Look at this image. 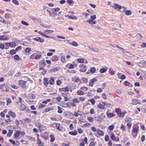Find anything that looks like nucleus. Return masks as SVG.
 I'll use <instances>...</instances> for the list:
<instances>
[{"instance_id":"6ab92c4d","label":"nucleus","mask_w":146,"mask_h":146,"mask_svg":"<svg viewBox=\"0 0 146 146\" xmlns=\"http://www.w3.org/2000/svg\"><path fill=\"white\" fill-rule=\"evenodd\" d=\"M107 116L108 118H112L113 117H115V114L112 113H109L107 112Z\"/></svg>"},{"instance_id":"bb28decb","label":"nucleus","mask_w":146,"mask_h":146,"mask_svg":"<svg viewBox=\"0 0 146 146\" xmlns=\"http://www.w3.org/2000/svg\"><path fill=\"white\" fill-rule=\"evenodd\" d=\"M51 60L52 61H56L58 60V57L56 55H54L52 57Z\"/></svg>"},{"instance_id":"de8ad7c7","label":"nucleus","mask_w":146,"mask_h":146,"mask_svg":"<svg viewBox=\"0 0 146 146\" xmlns=\"http://www.w3.org/2000/svg\"><path fill=\"white\" fill-rule=\"evenodd\" d=\"M16 52L15 50L12 49L10 51V53L12 55L16 53Z\"/></svg>"},{"instance_id":"c756f323","label":"nucleus","mask_w":146,"mask_h":146,"mask_svg":"<svg viewBox=\"0 0 146 146\" xmlns=\"http://www.w3.org/2000/svg\"><path fill=\"white\" fill-rule=\"evenodd\" d=\"M61 61L63 63H66L65 57L63 55L61 56Z\"/></svg>"},{"instance_id":"393cba45","label":"nucleus","mask_w":146,"mask_h":146,"mask_svg":"<svg viewBox=\"0 0 146 146\" xmlns=\"http://www.w3.org/2000/svg\"><path fill=\"white\" fill-rule=\"evenodd\" d=\"M58 70L57 68L56 67L50 69L49 70V71L50 72H53L57 71Z\"/></svg>"},{"instance_id":"338daca9","label":"nucleus","mask_w":146,"mask_h":146,"mask_svg":"<svg viewBox=\"0 0 146 146\" xmlns=\"http://www.w3.org/2000/svg\"><path fill=\"white\" fill-rule=\"evenodd\" d=\"M80 63H82L84 62V60L83 58H79L77 60Z\"/></svg>"},{"instance_id":"49530a36","label":"nucleus","mask_w":146,"mask_h":146,"mask_svg":"<svg viewBox=\"0 0 146 146\" xmlns=\"http://www.w3.org/2000/svg\"><path fill=\"white\" fill-rule=\"evenodd\" d=\"M131 13L130 10H127L125 11V14L127 15H131Z\"/></svg>"},{"instance_id":"ddd939ff","label":"nucleus","mask_w":146,"mask_h":146,"mask_svg":"<svg viewBox=\"0 0 146 146\" xmlns=\"http://www.w3.org/2000/svg\"><path fill=\"white\" fill-rule=\"evenodd\" d=\"M21 132L19 131H16L15 133H14L13 135L15 139L18 138L20 135Z\"/></svg>"},{"instance_id":"bf43d9fd","label":"nucleus","mask_w":146,"mask_h":146,"mask_svg":"<svg viewBox=\"0 0 146 146\" xmlns=\"http://www.w3.org/2000/svg\"><path fill=\"white\" fill-rule=\"evenodd\" d=\"M80 81H81L80 79L79 78L77 77L75 79L74 82L78 83Z\"/></svg>"},{"instance_id":"4d7b16f0","label":"nucleus","mask_w":146,"mask_h":146,"mask_svg":"<svg viewBox=\"0 0 146 146\" xmlns=\"http://www.w3.org/2000/svg\"><path fill=\"white\" fill-rule=\"evenodd\" d=\"M21 23L23 25H25V26H29V23H27L25 21H21Z\"/></svg>"},{"instance_id":"f257e3e1","label":"nucleus","mask_w":146,"mask_h":146,"mask_svg":"<svg viewBox=\"0 0 146 146\" xmlns=\"http://www.w3.org/2000/svg\"><path fill=\"white\" fill-rule=\"evenodd\" d=\"M115 112L117 114L119 117H123L126 113L125 112H121V110L119 108H116L115 110Z\"/></svg>"},{"instance_id":"a211bd4d","label":"nucleus","mask_w":146,"mask_h":146,"mask_svg":"<svg viewBox=\"0 0 146 146\" xmlns=\"http://www.w3.org/2000/svg\"><path fill=\"white\" fill-rule=\"evenodd\" d=\"M69 133L70 135L75 136L78 134V133L76 130H74L73 131H70Z\"/></svg>"},{"instance_id":"7c9ffc66","label":"nucleus","mask_w":146,"mask_h":146,"mask_svg":"<svg viewBox=\"0 0 146 146\" xmlns=\"http://www.w3.org/2000/svg\"><path fill=\"white\" fill-rule=\"evenodd\" d=\"M13 133V131L11 130H9L8 131V133L7 134V136L8 137H10L11 136Z\"/></svg>"},{"instance_id":"f704fd0d","label":"nucleus","mask_w":146,"mask_h":146,"mask_svg":"<svg viewBox=\"0 0 146 146\" xmlns=\"http://www.w3.org/2000/svg\"><path fill=\"white\" fill-rule=\"evenodd\" d=\"M9 46L10 47H13L14 46H16V43L15 42H9Z\"/></svg>"},{"instance_id":"f03ea898","label":"nucleus","mask_w":146,"mask_h":146,"mask_svg":"<svg viewBox=\"0 0 146 146\" xmlns=\"http://www.w3.org/2000/svg\"><path fill=\"white\" fill-rule=\"evenodd\" d=\"M0 89L3 92L9 91L10 88L6 86L5 84H3L0 85Z\"/></svg>"},{"instance_id":"69168bd1","label":"nucleus","mask_w":146,"mask_h":146,"mask_svg":"<svg viewBox=\"0 0 146 146\" xmlns=\"http://www.w3.org/2000/svg\"><path fill=\"white\" fill-rule=\"evenodd\" d=\"M41 57V54H37L35 56V58L36 59H38L40 58Z\"/></svg>"},{"instance_id":"e433bc0d","label":"nucleus","mask_w":146,"mask_h":146,"mask_svg":"<svg viewBox=\"0 0 146 146\" xmlns=\"http://www.w3.org/2000/svg\"><path fill=\"white\" fill-rule=\"evenodd\" d=\"M27 138L28 139L33 141H35L36 140V139L32 137H31L30 136H27Z\"/></svg>"},{"instance_id":"ea45409f","label":"nucleus","mask_w":146,"mask_h":146,"mask_svg":"<svg viewBox=\"0 0 146 146\" xmlns=\"http://www.w3.org/2000/svg\"><path fill=\"white\" fill-rule=\"evenodd\" d=\"M35 125L37 127L39 128L40 126L41 125V124L39 121L37 120L35 121Z\"/></svg>"},{"instance_id":"37998d69","label":"nucleus","mask_w":146,"mask_h":146,"mask_svg":"<svg viewBox=\"0 0 146 146\" xmlns=\"http://www.w3.org/2000/svg\"><path fill=\"white\" fill-rule=\"evenodd\" d=\"M107 70V69H106L105 68H102L100 69V73H103L106 72Z\"/></svg>"},{"instance_id":"f8f14e48","label":"nucleus","mask_w":146,"mask_h":146,"mask_svg":"<svg viewBox=\"0 0 146 146\" xmlns=\"http://www.w3.org/2000/svg\"><path fill=\"white\" fill-rule=\"evenodd\" d=\"M56 128L58 131H62V130L63 127L61 126L59 123H56Z\"/></svg>"},{"instance_id":"0e129e2a","label":"nucleus","mask_w":146,"mask_h":146,"mask_svg":"<svg viewBox=\"0 0 146 146\" xmlns=\"http://www.w3.org/2000/svg\"><path fill=\"white\" fill-rule=\"evenodd\" d=\"M7 105H8L9 104L11 103V99L9 98H7Z\"/></svg>"},{"instance_id":"680f3d73","label":"nucleus","mask_w":146,"mask_h":146,"mask_svg":"<svg viewBox=\"0 0 146 146\" xmlns=\"http://www.w3.org/2000/svg\"><path fill=\"white\" fill-rule=\"evenodd\" d=\"M138 129L137 128L135 127L133 129V131L135 133H137L138 132Z\"/></svg>"},{"instance_id":"39448f33","label":"nucleus","mask_w":146,"mask_h":146,"mask_svg":"<svg viewBox=\"0 0 146 146\" xmlns=\"http://www.w3.org/2000/svg\"><path fill=\"white\" fill-rule=\"evenodd\" d=\"M27 82V81H24L22 80H20L18 82L19 85L23 88H25L26 87V84Z\"/></svg>"},{"instance_id":"0eeeda50","label":"nucleus","mask_w":146,"mask_h":146,"mask_svg":"<svg viewBox=\"0 0 146 146\" xmlns=\"http://www.w3.org/2000/svg\"><path fill=\"white\" fill-rule=\"evenodd\" d=\"M22 110L23 111H26L29 113L30 110L29 109L25 106V105L23 104H21L20 106Z\"/></svg>"},{"instance_id":"09e8293b","label":"nucleus","mask_w":146,"mask_h":146,"mask_svg":"<svg viewBox=\"0 0 146 146\" xmlns=\"http://www.w3.org/2000/svg\"><path fill=\"white\" fill-rule=\"evenodd\" d=\"M114 127V125H111L108 127V129L110 131L112 130Z\"/></svg>"},{"instance_id":"603ef678","label":"nucleus","mask_w":146,"mask_h":146,"mask_svg":"<svg viewBox=\"0 0 146 146\" xmlns=\"http://www.w3.org/2000/svg\"><path fill=\"white\" fill-rule=\"evenodd\" d=\"M66 2L69 4H74V1L72 0H67Z\"/></svg>"},{"instance_id":"9b49d317","label":"nucleus","mask_w":146,"mask_h":146,"mask_svg":"<svg viewBox=\"0 0 146 146\" xmlns=\"http://www.w3.org/2000/svg\"><path fill=\"white\" fill-rule=\"evenodd\" d=\"M59 91L60 92H68L69 91V88L68 87H66L65 88L63 87L59 89Z\"/></svg>"},{"instance_id":"6e6d98bb","label":"nucleus","mask_w":146,"mask_h":146,"mask_svg":"<svg viewBox=\"0 0 146 146\" xmlns=\"http://www.w3.org/2000/svg\"><path fill=\"white\" fill-rule=\"evenodd\" d=\"M80 89L84 91H86L88 90V88L85 86H83L80 88Z\"/></svg>"},{"instance_id":"aec40b11","label":"nucleus","mask_w":146,"mask_h":146,"mask_svg":"<svg viewBox=\"0 0 146 146\" xmlns=\"http://www.w3.org/2000/svg\"><path fill=\"white\" fill-rule=\"evenodd\" d=\"M115 6H112L115 9H121V8L122 7L119 5L118 4H115Z\"/></svg>"},{"instance_id":"052dcab7","label":"nucleus","mask_w":146,"mask_h":146,"mask_svg":"<svg viewBox=\"0 0 146 146\" xmlns=\"http://www.w3.org/2000/svg\"><path fill=\"white\" fill-rule=\"evenodd\" d=\"M91 50L95 52H99L98 49L97 48H93L91 49Z\"/></svg>"},{"instance_id":"e2e57ef3","label":"nucleus","mask_w":146,"mask_h":146,"mask_svg":"<svg viewBox=\"0 0 146 146\" xmlns=\"http://www.w3.org/2000/svg\"><path fill=\"white\" fill-rule=\"evenodd\" d=\"M77 131L78 133L80 134L82 133L83 132V131L82 130V129L80 128H78L77 129Z\"/></svg>"},{"instance_id":"1a4fd4ad","label":"nucleus","mask_w":146,"mask_h":146,"mask_svg":"<svg viewBox=\"0 0 146 146\" xmlns=\"http://www.w3.org/2000/svg\"><path fill=\"white\" fill-rule=\"evenodd\" d=\"M68 115L75 116L76 117H77L78 116L79 114L76 112H74V114H73L70 112L68 111L65 114V115L66 117H67Z\"/></svg>"},{"instance_id":"473e14b6","label":"nucleus","mask_w":146,"mask_h":146,"mask_svg":"<svg viewBox=\"0 0 146 146\" xmlns=\"http://www.w3.org/2000/svg\"><path fill=\"white\" fill-rule=\"evenodd\" d=\"M136 37L137 39L141 40L143 38L142 36L139 33H137L136 35Z\"/></svg>"},{"instance_id":"79ce46f5","label":"nucleus","mask_w":146,"mask_h":146,"mask_svg":"<svg viewBox=\"0 0 146 146\" xmlns=\"http://www.w3.org/2000/svg\"><path fill=\"white\" fill-rule=\"evenodd\" d=\"M69 43L71 45L74 46H78L77 43L75 41H73L72 43L70 42Z\"/></svg>"},{"instance_id":"b1692460","label":"nucleus","mask_w":146,"mask_h":146,"mask_svg":"<svg viewBox=\"0 0 146 146\" xmlns=\"http://www.w3.org/2000/svg\"><path fill=\"white\" fill-rule=\"evenodd\" d=\"M110 137L111 140L113 141L115 140L116 139V137L114 133H112L110 134Z\"/></svg>"},{"instance_id":"9d476101","label":"nucleus","mask_w":146,"mask_h":146,"mask_svg":"<svg viewBox=\"0 0 146 146\" xmlns=\"http://www.w3.org/2000/svg\"><path fill=\"white\" fill-rule=\"evenodd\" d=\"M79 68H80V70L83 72H85L86 70L87 67L84 64H80L79 65Z\"/></svg>"},{"instance_id":"864d4df0","label":"nucleus","mask_w":146,"mask_h":146,"mask_svg":"<svg viewBox=\"0 0 146 146\" xmlns=\"http://www.w3.org/2000/svg\"><path fill=\"white\" fill-rule=\"evenodd\" d=\"M53 32V31L52 30H46L45 31L44 33L48 34L49 33H51Z\"/></svg>"},{"instance_id":"a878e982","label":"nucleus","mask_w":146,"mask_h":146,"mask_svg":"<svg viewBox=\"0 0 146 146\" xmlns=\"http://www.w3.org/2000/svg\"><path fill=\"white\" fill-rule=\"evenodd\" d=\"M39 130L40 131H44L46 129V126L43 125H41L40 126V127L39 128Z\"/></svg>"},{"instance_id":"a19ab883","label":"nucleus","mask_w":146,"mask_h":146,"mask_svg":"<svg viewBox=\"0 0 146 146\" xmlns=\"http://www.w3.org/2000/svg\"><path fill=\"white\" fill-rule=\"evenodd\" d=\"M90 71L91 73H94L96 72V68L94 67H92L90 69Z\"/></svg>"},{"instance_id":"774afa93","label":"nucleus","mask_w":146,"mask_h":146,"mask_svg":"<svg viewBox=\"0 0 146 146\" xmlns=\"http://www.w3.org/2000/svg\"><path fill=\"white\" fill-rule=\"evenodd\" d=\"M46 105L44 104H43L42 103L40 104L39 105L38 108H42L43 107H44Z\"/></svg>"},{"instance_id":"a18cd8bd","label":"nucleus","mask_w":146,"mask_h":146,"mask_svg":"<svg viewBox=\"0 0 146 146\" xmlns=\"http://www.w3.org/2000/svg\"><path fill=\"white\" fill-rule=\"evenodd\" d=\"M89 101H90L93 105H94L96 102L95 101L93 98H92L89 100Z\"/></svg>"},{"instance_id":"c9c22d12","label":"nucleus","mask_w":146,"mask_h":146,"mask_svg":"<svg viewBox=\"0 0 146 146\" xmlns=\"http://www.w3.org/2000/svg\"><path fill=\"white\" fill-rule=\"evenodd\" d=\"M50 142H53L55 140V137L54 136L53 134H51L50 135Z\"/></svg>"},{"instance_id":"412c9836","label":"nucleus","mask_w":146,"mask_h":146,"mask_svg":"<svg viewBox=\"0 0 146 146\" xmlns=\"http://www.w3.org/2000/svg\"><path fill=\"white\" fill-rule=\"evenodd\" d=\"M43 83L44 85L46 87L47 86V85L48 84V79L46 78H44L43 79Z\"/></svg>"},{"instance_id":"7ed1b4c3","label":"nucleus","mask_w":146,"mask_h":146,"mask_svg":"<svg viewBox=\"0 0 146 146\" xmlns=\"http://www.w3.org/2000/svg\"><path fill=\"white\" fill-rule=\"evenodd\" d=\"M104 134V132L99 129H97L96 132L94 133L95 135L97 137H99L100 136H103Z\"/></svg>"},{"instance_id":"4468645a","label":"nucleus","mask_w":146,"mask_h":146,"mask_svg":"<svg viewBox=\"0 0 146 146\" xmlns=\"http://www.w3.org/2000/svg\"><path fill=\"white\" fill-rule=\"evenodd\" d=\"M33 40L35 41L40 42L41 43H43L44 41V40L43 39H41L40 37H35L33 38Z\"/></svg>"},{"instance_id":"6e6552de","label":"nucleus","mask_w":146,"mask_h":146,"mask_svg":"<svg viewBox=\"0 0 146 146\" xmlns=\"http://www.w3.org/2000/svg\"><path fill=\"white\" fill-rule=\"evenodd\" d=\"M54 109V108L53 107H48L44 109L42 111V114H44L46 113L49 112L50 111H53Z\"/></svg>"},{"instance_id":"3c124183","label":"nucleus","mask_w":146,"mask_h":146,"mask_svg":"<svg viewBox=\"0 0 146 146\" xmlns=\"http://www.w3.org/2000/svg\"><path fill=\"white\" fill-rule=\"evenodd\" d=\"M72 101L74 103H78L80 102V101L78 100V99L77 98H74L72 100Z\"/></svg>"},{"instance_id":"4c0bfd02","label":"nucleus","mask_w":146,"mask_h":146,"mask_svg":"<svg viewBox=\"0 0 146 146\" xmlns=\"http://www.w3.org/2000/svg\"><path fill=\"white\" fill-rule=\"evenodd\" d=\"M131 119L129 117H127L125 119V122L128 123H131Z\"/></svg>"},{"instance_id":"5701e85b","label":"nucleus","mask_w":146,"mask_h":146,"mask_svg":"<svg viewBox=\"0 0 146 146\" xmlns=\"http://www.w3.org/2000/svg\"><path fill=\"white\" fill-rule=\"evenodd\" d=\"M115 70H113L111 68H110L109 69V73L111 75H114L115 74Z\"/></svg>"},{"instance_id":"2eb2a0df","label":"nucleus","mask_w":146,"mask_h":146,"mask_svg":"<svg viewBox=\"0 0 146 146\" xmlns=\"http://www.w3.org/2000/svg\"><path fill=\"white\" fill-rule=\"evenodd\" d=\"M94 118L95 120L97 122H100L102 120V119L99 115L95 117Z\"/></svg>"},{"instance_id":"c03bdc74","label":"nucleus","mask_w":146,"mask_h":146,"mask_svg":"<svg viewBox=\"0 0 146 146\" xmlns=\"http://www.w3.org/2000/svg\"><path fill=\"white\" fill-rule=\"evenodd\" d=\"M49 83L50 85H53L54 83V80L52 78H51L49 81Z\"/></svg>"},{"instance_id":"f3484780","label":"nucleus","mask_w":146,"mask_h":146,"mask_svg":"<svg viewBox=\"0 0 146 146\" xmlns=\"http://www.w3.org/2000/svg\"><path fill=\"white\" fill-rule=\"evenodd\" d=\"M96 81V79L95 78H93L92 79L91 81L90 82L89 86H90L92 87L93 86L94 83Z\"/></svg>"},{"instance_id":"2f4dec72","label":"nucleus","mask_w":146,"mask_h":146,"mask_svg":"<svg viewBox=\"0 0 146 146\" xmlns=\"http://www.w3.org/2000/svg\"><path fill=\"white\" fill-rule=\"evenodd\" d=\"M38 33L41 35L47 38H49L50 36L46 35V34H44V33L40 31H38Z\"/></svg>"},{"instance_id":"4be33fe9","label":"nucleus","mask_w":146,"mask_h":146,"mask_svg":"<svg viewBox=\"0 0 146 146\" xmlns=\"http://www.w3.org/2000/svg\"><path fill=\"white\" fill-rule=\"evenodd\" d=\"M77 93L79 95H83L84 94V92L80 89L77 91Z\"/></svg>"},{"instance_id":"dca6fc26","label":"nucleus","mask_w":146,"mask_h":146,"mask_svg":"<svg viewBox=\"0 0 146 146\" xmlns=\"http://www.w3.org/2000/svg\"><path fill=\"white\" fill-rule=\"evenodd\" d=\"M36 142L38 146H44V143L42 142L40 139L36 140Z\"/></svg>"},{"instance_id":"5fc2aeb1","label":"nucleus","mask_w":146,"mask_h":146,"mask_svg":"<svg viewBox=\"0 0 146 146\" xmlns=\"http://www.w3.org/2000/svg\"><path fill=\"white\" fill-rule=\"evenodd\" d=\"M96 144V143L94 141L90 142L89 144V146H95Z\"/></svg>"},{"instance_id":"8fccbe9b","label":"nucleus","mask_w":146,"mask_h":146,"mask_svg":"<svg viewBox=\"0 0 146 146\" xmlns=\"http://www.w3.org/2000/svg\"><path fill=\"white\" fill-rule=\"evenodd\" d=\"M123 52L125 55L127 56H129L131 54L130 52H125L124 51H123Z\"/></svg>"},{"instance_id":"423d86ee","label":"nucleus","mask_w":146,"mask_h":146,"mask_svg":"<svg viewBox=\"0 0 146 146\" xmlns=\"http://www.w3.org/2000/svg\"><path fill=\"white\" fill-rule=\"evenodd\" d=\"M131 101V104L133 105H137L141 104V102H140L139 100L135 99H132Z\"/></svg>"},{"instance_id":"72a5a7b5","label":"nucleus","mask_w":146,"mask_h":146,"mask_svg":"<svg viewBox=\"0 0 146 146\" xmlns=\"http://www.w3.org/2000/svg\"><path fill=\"white\" fill-rule=\"evenodd\" d=\"M87 119L88 121L91 123L93 122L94 121V118L91 117H87Z\"/></svg>"},{"instance_id":"58836bf2","label":"nucleus","mask_w":146,"mask_h":146,"mask_svg":"<svg viewBox=\"0 0 146 146\" xmlns=\"http://www.w3.org/2000/svg\"><path fill=\"white\" fill-rule=\"evenodd\" d=\"M51 101V100L50 99H47L46 100L43 101L42 103L44 104H46L48 102H50Z\"/></svg>"},{"instance_id":"cd10ccee","label":"nucleus","mask_w":146,"mask_h":146,"mask_svg":"<svg viewBox=\"0 0 146 146\" xmlns=\"http://www.w3.org/2000/svg\"><path fill=\"white\" fill-rule=\"evenodd\" d=\"M8 39L7 37L5 35L0 36V40H7Z\"/></svg>"},{"instance_id":"20e7f679","label":"nucleus","mask_w":146,"mask_h":146,"mask_svg":"<svg viewBox=\"0 0 146 146\" xmlns=\"http://www.w3.org/2000/svg\"><path fill=\"white\" fill-rule=\"evenodd\" d=\"M8 115H7L6 116V117L8 118H10V116H11L13 118H15L16 117V114L14 112L12 111H9L8 113Z\"/></svg>"},{"instance_id":"13d9d810","label":"nucleus","mask_w":146,"mask_h":146,"mask_svg":"<svg viewBox=\"0 0 146 146\" xmlns=\"http://www.w3.org/2000/svg\"><path fill=\"white\" fill-rule=\"evenodd\" d=\"M104 140L106 141H108L109 140V136L108 135H106L105 136Z\"/></svg>"},{"instance_id":"c85d7f7f","label":"nucleus","mask_w":146,"mask_h":146,"mask_svg":"<svg viewBox=\"0 0 146 146\" xmlns=\"http://www.w3.org/2000/svg\"><path fill=\"white\" fill-rule=\"evenodd\" d=\"M97 107L99 109H101L102 110H104L105 109V107L104 106L100 103L98 104L97 105Z\"/></svg>"}]
</instances>
